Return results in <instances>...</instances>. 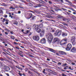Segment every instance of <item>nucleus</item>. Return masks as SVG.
<instances>
[{"mask_svg":"<svg viewBox=\"0 0 76 76\" xmlns=\"http://www.w3.org/2000/svg\"><path fill=\"white\" fill-rule=\"evenodd\" d=\"M47 38H48V41L49 44L51 43V41H52L53 39V36L51 33H49L48 37H47Z\"/></svg>","mask_w":76,"mask_h":76,"instance_id":"f257e3e1","label":"nucleus"},{"mask_svg":"<svg viewBox=\"0 0 76 76\" xmlns=\"http://www.w3.org/2000/svg\"><path fill=\"white\" fill-rule=\"evenodd\" d=\"M33 29H35L36 31L39 33V32H41V29H40L39 28H38V25H34L33 26Z\"/></svg>","mask_w":76,"mask_h":76,"instance_id":"f03ea898","label":"nucleus"},{"mask_svg":"<svg viewBox=\"0 0 76 76\" xmlns=\"http://www.w3.org/2000/svg\"><path fill=\"white\" fill-rule=\"evenodd\" d=\"M55 34L56 35V36H60L61 34V31H59L58 30H57L56 31Z\"/></svg>","mask_w":76,"mask_h":76,"instance_id":"7ed1b4c3","label":"nucleus"},{"mask_svg":"<svg viewBox=\"0 0 76 76\" xmlns=\"http://www.w3.org/2000/svg\"><path fill=\"white\" fill-rule=\"evenodd\" d=\"M72 48V45L71 44H69L67 45V48H66V50L68 51L70 50Z\"/></svg>","mask_w":76,"mask_h":76,"instance_id":"20e7f679","label":"nucleus"},{"mask_svg":"<svg viewBox=\"0 0 76 76\" xmlns=\"http://www.w3.org/2000/svg\"><path fill=\"white\" fill-rule=\"evenodd\" d=\"M33 39L34 40L38 41L39 40V36H34L33 37Z\"/></svg>","mask_w":76,"mask_h":76,"instance_id":"39448f33","label":"nucleus"},{"mask_svg":"<svg viewBox=\"0 0 76 76\" xmlns=\"http://www.w3.org/2000/svg\"><path fill=\"white\" fill-rule=\"evenodd\" d=\"M66 39H64L61 42V45H64V44H66Z\"/></svg>","mask_w":76,"mask_h":76,"instance_id":"423d86ee","label":"nucleus"},{"mask_svg":"<svg viewBox=\"0 0 76 76\" xmlns=\"http://www.w3.org/2000/svg\"><path fill=\"white\" fill-rule=\"evenodd\" d=\"M74 38V37H72V39H71V42H72V44L73 45H75V44H76V42H75Z\"/></svg>","mask_w":76,"mask_h":76,"instance_id":"0eeeda50","label":"nucleus"},{"mask_svg":"<svg viewBox=\"0 0 76 76\" xmlns=\"http://www.w3.org/2000/svg\"><path fill=\"white\" fill-rule=\"evenodd\" d=\"M3 68L4 69V70H7V72H8V71L10 70V68L7 66H4Z\"/></svg>","mask_w":76,"mask_h":76,"instance_id":"6e6552de","label":"nucleus"},{"mask_svg":"<svg viewBox=\"0 0 76 76\" xmlns=\"http://www.w3.org/2000/svg\"><path fill=\"white\" fill-rule=\"evenodd\" d=\"M45 32V30H42L41 31V33L40 34V36L41 37H42V36H44V35Z\"/></svg>","mask_w":76,"mask_h":76,"instance_id":"1a4fd4ad","label":"nucleus"},{"mask_svg":"<svg viewBox=\"0 0 76 76\" xmlns=\"http://www.w3.org/2000/svg\"><path fill=\"white\" fill-rule=\"evenodd\" d=\"M32 17V19H34V17H33V16H32V14L31 13H30L29 14V17H27V19H30V18H31Z\"/></svg>","mask_w":76,"mask_h":76,"instance_id":"9d476101","label":"nucleus"},{"mask_svg":"<svg viewBox=\"0 0 76 76\" xmlns=\"http://www.w3.org/2000/svg\"><path fill=\"white\" fill-rule=\"evenodd\" d=\"M41 42L43 44H45L46 42V40H45V38H43L41 40Z\"/></svg>","mask_w":76,"mask_h":76,"instance_id":"9b49d317","label":"nucleus"},{"mask_svg":"<svg viewBox=\"0 0 76 76\" xmlns=\"http://www.w3.org/2000/svg\"><path fill=\"white\" fill-rule=\"evenodd\" d=\"M53 10H55V11H57V12H58V10L57 9L55 8L53 9V8H50V11L52 12H53V13H55V12L54 11H53Z\"/></svg>","mask_w":76,"mask_h":76,"instance_id":"f8f14e48","label":"nucleus"},{"mask_svg":"<svg viewBox=\"0 0 76 76\" xmlns=\"http://www.w3.org/2000/svg\"><path fill=\"white\" fill-rule=\"evenodd\" d=\"M71 51L73 53H75L76 51V49L75 47H73L71 49Z\"/></svg>","mask_w":76,"mask_h":76,"instance_id":"ddd939ff","label":"nucleus"},{"mask_svg":"<svg viewBox=\"0 0 76 76\" xmlns=\"http://www.w3.org/2000/svg\"><path fill=\"white\" fill-rule=\"evenodd\" d=\"M62 35L63 37H66V36H67V34L63 32Z\"/></svg>","mask_w":76,"mask_h":76,"instance_id":"4468645a","label":"nucleus"},{"mask_svg":"<svg viewBox=\"0 0 76 76\" xmlns=\"http://www.w3.org/2000/svg\"><path fill=\"white\" fill-rule=\"evenodd\" d=\"M59 52L61 54H62V55H64V54H66V53L64 52H63V51H59Z\"/></svg>","mask_w":76,"mask_h":76,"instance_id":"2eb2a0df","label":"nucleus"},{"mask_svg":"<svg viewBox=\"0 0 76 76\" xmlns=\"http://www.w3.org/2000/svg\"><path fill=\"white\" fill-rule=\"evenodd\" d=\"M64 21H65L66 22H69V20L67 19H63Z\"/></svg>","mask_w":76,"mask_h":76,"instance_id":"dca6fc26","label":"nucleus"},{"mask_svg":"<svg viewBox=\"0 0 76 76\" xmlns=\"http://www.w3.org/2000/svg\"><path fill=\"white\" fill-rule=\"evenodd\" d=\"M56 41H58V39L57 38H54V42H56Z\"/></svg>","mask_w":76,"mask_h":76,"instance_id":"f3484780","label":"nucleus"},{"mask_svg":"<svg viewBox=\"0 0 76 76\" xmlns=\"http://www.w3.org/2000/svg\"><path fill=\"white\" fill-rule=\"evenodd\" d=\"M49 50L50 51H52V52H53V53L54 52V50L53 49H51L50 48H49Z\"/></svg>","mask_w":76,"mask_h":76,"instance_id":"a211bd4d","label":"nucleus"},{"mask_svg":"<svg viewBox=\"0 0 76 76\" xmlns=\"http://www.w3.org/2000/svg\"><path fill=\"white\" fill-rule=\"evenodd\" d=\"M2 4L1 5V6H7V5L5 3H2Z\"/></svg>","mask_w":76,"mask_h":76,"instance_id":"6ab92c4d","label":"nucleus"},{"mask_svg":"<svg viewBox=\"0 0 76 76\" xmlns=\"http://www.w3.org/2000/svg\"><path fill=\"white\" fill-rule=\"evenodd\" d=\"M50 32H54V30H53L52 28H51L50 30Z\"/></svg>","mask_w":76,"mask_h":76,"instance_id":"aec40b11","label":"nucleus"},{"mask_svg":"<svg viewBox=\"0 0 76 76\" xmlns=\"http://www.w3.org/2000/svg\"><path fill=\"white\" fill-rule=\"evenodd\" d=\"M9 9H14V10H15V8L13 7L12 6H11L10 7Z\"/></svg>","mask_w":76,"mask_h":76,"instance_id":"412c9836","label":"nucleus"},{"mask_svg":"<svg viewBox=\"0 0 76 76\" xmlns=\"http://www.w3.org/2000/svg\"><path fill=\"white\" fill-rule=\"evenodd\" d=\"M62 24L64 25H66V26H67V25H68L67 24H66L65 23H62Z\"/></svg>","mask_w":76,"mask_h":76,"instance_id":"4be33fe9","label":"nucleus"},{"mask_svg":"<svg viewBox=\"0 0 76 76\" xmlns=\"http://www.w3.org/2000/svg\"><path fill=\"white\" fill-rule=\"evenodd\" d=\"M39 26L40 27H41V28H42V27H43V25L42 23L39 25Z\"/></svg>","mask_w":76,"mask_h":76,"instance_id":"5701e85b","label":"nucleus"},{"mask_svg":"<svg viewBox=\"0 0 76 76\" xmlns=\"http://www.w3.org/2000/svg\"><path fill=\"white\" fill-rule=\"evenodd\" d=\"M11 39H15V37H13V36H11Z\"/></svg>","mask_w":76,"mask_h":76,"instance_id":"b1692460","label":"nucleus"},{"mask_svg":"<svg viewBox=\"0 0 76 76\" xmlns=\"http://www.w3.org/2000/svg\"><path fill=\"white\" fill-rule=\"evenodd\" d=\"M69 6H72V7H75V5L72 4H69Z\"/></svg>","mask_w":76,"mask_h":76,"instance_id":"393cba45","label":"nucleus"},{"mask_svg":"<svg viewBox=\"0 0 76 76\" xmlns=\"http://www.w3.org/2000/svg\"><path fill=\"white\" fill-rule=\"evenodd\" d=\"M28 73L29 74H31V75H32L33 74L29 70L28 71Z\"/></svg>","mask_w":76,"mask_h":76,"instance_id":"a878e982","label":"nucleus"},{"mask_svg":"<svg viewBox=\"0 0 76 76\" xmlns=\"http://www.w3.org/2000/svg\"><path fill=\"white\" fill-rule=\"evenodd\" d=\"M41 5L40 4L38 5V6H35V7H41Z\"/></svg>","mask_w":76,"mask_h":76,"instance_id":"bb28decb","label":"nucleus"},{"mask_svg":"<svg viewBox=\"0 0 76 76\" xmlns=\"http://www.w3.org/2000/svg\"><path fill=\"white\" fill-rule=\"evenodd\" d=\"M10 73H12V74H13V73H14V71L13 70H12L11 71H10Z\"/></svg>","mask_w":76,"mask_h":76,"instance_id":"cd10ccee","label":"nucleus"},{"mask_svg":"<svg viewBox=\"0 0 76 76\" xmlns=\"http://www.w3.org/2000/svg\"><path fill=\"white\" fill-rule=\"evenodd\" d=\"M61 75H62V76H67V75H65L64 73L62 74Z\"/></svg>","mask_w":76,"mask_h":76,"instance_id":"c85d7f7f","label":"nucleus"},{"mask_svg":"<svg viewBox=\"0 0 76 76\" xmlns=\"http://www.w3.org/2000/svg\"><path fill=\"white\" fill-rule=\"evenodd\" d=\"M70 10H72V11H74V12H76V11L75 10H74L73 8H71L70 9Z\"/></svg>","mask_w":76,"mask_h":76,"instance_id":"c756f323","label":"nucleus"},{"mask_svg":"<svg viewBox=\"0 0 76 76\" xmlns=\"http://www.w3.org/2000/svg\"><path fill=\"white\" fill-rule=\"evenodd\" d=\"M0 65L1 66H3V64L2 62L0 63Z\"/></svg>","mask_w":76,"mask_h":76,"instance_id":"7c9ffc66","label":"nucleus"},{"mask_svg":"<svg viewBox=\"0 0 76 76\" xmlns=\"http://www.w3.org/2000/svg\"><path fill=\"white\" fill-rule=\"evenodd\" d=\"M3 11H2V10H0V13H1V14H3Z\"/></svg>","mask_w":76,"mask_h":76,"instance_id":"2f4dec72","label":"nucleus"},{"mask_svg":"<svg viewBox=\"0 0 76 76\" xmlns=\"http://www.w3.org/2000/svg\"><path fill=\"white\" fill-rule=\"evenodd\" d=\"M20 56H21V57H23V54H22L21 53H20Z\"/></svg>","mask_w":76,"mask_h":76,"instance_id":"473e14b6","label":"nucleus"},{"mask_svg":"<svg viewBox=\"0 0 76 76\" xmlns=\"http://www.w3.org/2000/svg\"><path fill=\"white\" fill-rule=\"evenodd\" d=\"M42 4H46V3L44 1H42Z\"/></svg>","mask_w":76,"mask_h":76,"instance_id":"72a5a7b5","label":"nucleus"},{"mask_svg":"<svg viewBox=\"0 0 76 76\" xmlns=\"http://www.w3.org/2000/svg\"><path fill=\"white\" fill-rule=\"evenodd\" d=\"M28 56L30 57H34V56H33L32 55H31L30 54Z\"/></svg>","mask_w":76,"mask_h":76,"instance_id":"f704fd0d","label":"nucleus"},{"mask_svg":"<svg viewBox=\"0 0 76 76\" xmlns=\"http://www.w3.org/2000/svg\"><path fill=\"white\" fill-rule=\"evenodd\" d=\"M13 24H15V25H18V22H15V23H13Z\"/></svg>","mask_w":76,"mask_h":76,"instance_id":"c9c22d12","label":"nucleus"},{"mask_svg":"<svg viewBox=\"0 0 76 76\" xmlns=\"http://www.w3.org/2000/svg\"><path fill=\"white\" fill-rule=\"evenodd\" d=\"M34 12H36V13H38V12L37 11H36V10H34Z\"/></svg>","mask_w":76,"mask_h":76,"instance_id":"e433bc0d","label":"nucleus"},{"mask_svg":"<svg viewBox=\"0 0 76 76\" xmlns=\"http://www.w3.org/2000/svg\"><path fill=\"white\" fill-rule=\"evenodd\" d=\"M59 1H61V2H62V3H63L64 1H63V0H58Z\"/></svg>","mask_w":76,"mask_h":76,"instance_id":"4c0bfd02","label":"nucleus"},{"mask_svg":"<svg viewBox=\"0 0 76 76\" xmlns=\"http://www.w3.org/2000/svg\"><path fill=\"white\" fill-rule=\"evenodd\" d=\"M69 69H70V70H73V69L71 68V66L69 67Z\"/></svg>","mask_w":76,"mask_h":76,"instance_id":"58836bf2","label":"nucleus"},{"mask_svg":"<svg viewBox=\"0 0 76 76\" xmlns=\"http://www.w3.org/2000/svg\"><path fill=\"white\" fill-rule=\"evenodd\" d=\"M25 71L26 72V71H28V69L27 68H26L25 69Z\"/></svg>","mask_w":76,"mask_h":76,"instance_id":"ea45409f","label":"nucleus"},{"mask_svg":"<svg viewBox=\"0 0 76 76\" xmlns=\"http://www.w3.org/2000/svg\"><path fill=\"white\" fill-rule=\"evenodd\" d=\"M58 65H61V63L60 62H59L58 63Z\"/></svg>","mask_w":76,"mask_h":76,"instance_id":"a19ab883","label":"nucleus"},{"mask_svg":"<svg viewBox=\"0 0 76 76\" xmlns=\"http://www.w3.org/2000/svg\"><path fill=\"white\" fill-rule=\"evenodd\" d=\"M42 72L43 73H44V74H47V73H46L45 71H43Z\"/></svg>","mask_w":76,"mask_h":76,"instance_id":"79ce46f5","label":"nucleus"},{"mask_svg":"<svg viewBox=\"0 0 76 76\" xmlns=\"http://www.w3.org/2000/svg\"><path fill=\"white\" fill-rule=\"evenodd\" d=\"M4 18H7V15H4Z\"/></svg>","mask_w":76,"mask_h":76,"instance_id":"37998d69","label":"nucleus"},{"mask_svg":"<svg viewBox=\"0 0 76 76\" xmlns=\"http://www.w3.org/2000/svg\"><path fill=\"white\" fill-rule=\"evenodd\" d=\"M0 59L2 61H3V60H4V59L2 58H1Z\"/></svg>","mask_w":76,"mask_h":76,"instance_id":"c03bdc74","label":"nucleus"},{"mask_svg":"<svg viewBox=\"0 0 76 76\" xmlns=\"http://www.w3.org/2000/svg\"><path fill=\"white\" fill-rule=\"evenodd\" d=\"M72 65H75V63L74 62H72Z\"/></svg>","mask_w":76,"mask_h":76,"instance_id":"a18cd8bd","label":"nucleus"},{"mask_svg":"<svg viewBox=\"0 0 76 76\" xmlns=\"http://www.w3.org/2000/svg\"><path fill=\"white\" fill-rule=\"evenodd\" d=\"M48 3L49 4H52V2L51 1H49Z\"/></svg>","mask_w":76,"mask_h":76,"instance_id":"49530a36","label":"nucleus"},{"mask_svg":"<svg viewBox=\"0 0 76 76\" xmlns=\"http://www.w3.org/2000/svg\"><path fill=\"white\" fill-rule=\"evenodd\" d=\"M18 69H19L20 70H23V69H22V68H20V67H19V68Z\"/></svg>","mask_w":76,"mask_h":76,"instance_id":"de8ad7c7","label":"nucleus"},{"mask_svg":"<svg viewBox=\"0 0 76 76\" xmlns=\"http://www.w3.org/2000/svg\"><path fill=\"white\" fill-rule=\"evenodd\" d=\"M27 1H28V2H31V1L29 0H26Z\"/></svg>","mask_w":76,"mask_h":76,"instance_id":"09e8293b","label":"nucleus"},{"mask_svg":"<svg viewBox=\"0 0 76 76\" xmlns=\"http://www.w3.org/2000/svg\"><path fill=\"white\" fill-rule=\"evenodd\" d=\"M69 4H72V3L70 2V1H69V2H68Z\"/></svg>","mask_w":76,"mask_h":76,"instance_id":"8fccbe9b","label":"nucleus"},{"mask_svg":"<svg viewBox=\"0 0 76 76\" xmlns=\"http://www.w3.org/2000/svg\"><path fill=\"white\" fill-rule=\"evenodd\" d=\"M47 60L48 61H50V59L47 58Z\"/></svg>","mask_w":76,"mask_h":76,"instance_id":"3c124183","label":"nucleus"},{"mask_svg":"<svg viewBox=\"0 0 76 76\" xmlns=\"http://www.w3.org/2000/svg\"><path fill=\"white\" fill-rule=\"evenodd\" d=\"M67 14H68V15H71V14L69 13L68 12H67Z\"/></svg>","mask_w":76,"mask_h":76,"instance_id":"603ef678","label":"nucleus"},{"mask_svg":"<svg viewBox=\"0 0 76 76\" xmlns=\"http://www.w3.org/2000/svg\"><path fill=\"white\" fill-rule=\"evenodd\" d=\"M19 75H20V76H22V74H21V73H19Z\"/></svg>","mask_w":76,"mask_h":76,"instance_id":"864d4df0","label":"nucleus"},{"mask_svg":"<svg viewBox=\"0 0 76 76\" xmlns=\"http://www.w3.org/2000/svg\"><path fill=\"white\" fill-rule=\"evenodd\" d=\"M18 13H19V14H20V13H21V12H20V11H18Z\"/></svg>","mask_w":76,"mask_h":76,"instance_id":"5fc2aeb1","label":"nucleus"},{"mask_svg":"<svg viewBox=\"0 0 76 76\" xmlns=\"http://www.w3.org/2000/svg\"><path fill=\"white\" fill-rule=\"evenodd\" d=\"M9 23L8 22H6L5 23V24H6V25H8V24Z\"/></svg>","mask_w":76,"mask_h":76,"instance_id":"6e6d98bb","label":"nucleus"},{"mask_svg":"<svg viewBox=\"0 0 76 76\" xmlns=\"http://www.w3.org/2000/svg\"><path fill=\"white\" fill-rule=\"evenodd\" d=\"M5 34H6V35H8V33L7 32H5Z\"/></svg>","mask_w":76,"mask_h":76,"instance_id":"4d7b16f0","label":"nucleus"},{"mask_svg":"<svg viewBox=\"0 0 76 76\" xmlns=\"http://www.w3.org/2000/svg\"><path fill=\"white\" fill-rule=\"evenodd\" d=\"M15 48H16V49H18V50L19 49V48H18V47H15Z\"/></svg>","mask_w":76,"mask_h":76,"instance_id":"13d9d810","label":"nucleus"},{"mask_svg":"<svg viewBox=\"0 0 76 76\" xmlns=\"http://www.w3.org/2000/svg\"><path fill=\"white\" fill-rule=\"evenodd\" d=\"M6 47H7V44H6V43H5V45H4Z\"/></svg>","mask_w":76,"mask_h":76,"instance_id":"bf43d9fd","label":"nucleus"},{"mask_svg":"<svg viewBox=\"0 0 76 76\" xmlns=\"http://www.w3.org/2000/svg\"><path fill=\"white\" fill-rule=\"evenodd\" d=\"M6 22H9V20L7 19L5 20Z\"/></svg>","mask_w":76,"mask_h":76,"instance_id":"052dcab7","label":"nucleus"},{"mask_svg":"<svg viewBox=\"0 0 76 76\" xmlns=\"http://www.w3.org/2000/svg\"><path fill=\"white\" fill-rule=\"evenodd\" d=\"M7 58H8V60H10V58H9V57H7Z\"/></svg>","mask_w":76,"mask_h":76,"instance_id":"680f3d73","label":"nucleus"},{"mask_svg":"<svg viewBox=\"0 0 76 76\" xmlns=\"http://www.w3.org/2000/svg\"><path fill=\"white\" fill-rule=\"evenodd\" d=\"M6 75H7V76H9V74L8 73H7L6 74Z\"/></svg>","mask_w":76,"mask_h":76,"instance_id":"e2e57ef3","label":"nucleus"},{"mask_svg":"<svg viewBox=\"0 0 76 76\" xmlns=\"http://www.w3.org/2000/svg\"><path fill=\"white\" fill-rule=\"evenodd\" d=\"M30 70L31 71H33V70H34V69H30Z\"/></svg>","mask_w":76,"mask_h":76,"instance_id":"0e129e2a","label":"nucleus"},{"mask_svg":"<svg viewBox=\"0 0 76 76\" xmlns=\"http://www.w3.org/2000/svg\"><path fill=\"white\" fill-rule=\"evenodd\" d=\"M29 30H27L26 31L27 33H29Z\"/></svg>","mask_w":76,"mask_h":76,"instance_id":"69168bd1","label":"nucleus"},{"mask_svg":"<svg viewBox=\"0 0 76 76\" xmlns=\"http://www.w3.org/2000/svg\"><path fill=\"white\" fill-rule=\"evenodd\" d=\"M16 67H17V68L19 69V66H16Z\"/></svg>","mask_w":76,"mask_h":76,"instance_id":"338daca9","label":"nucleus"},{"mask_svg":"<svg viewBox=\"0 0 76 76\" xmlns=\"http://www.w3.org/2000/svg\"><path fill=\"white\" fill-rule=\"evenodd\" d=\"M10 34H13V31L10 32Z\"/></svg>","mask_w":76,"mask_h":76,"instance_id":"774afa93","label":"nucleus"}]
</instances>
